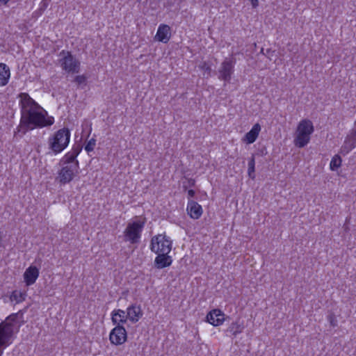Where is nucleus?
Listing matches in <instances>:
<instances>
[{"label": "nucleus", "mask_w": 356, "mask_h": 356, "mask_svg": "<svg viewBox=\"0 0 356 356\" xmlns=\"http://www.w3.org/2000/svg\"><path fill=\"white\" fill-rule=\"evenodd\" d=\"M187 212L191 218L198 219L202 214V209L197 202L189 201L187 205Z\"/></svg>", "instance_id": "6ab92c4d"}, {"label": "nucleus", "mask_w": 356, "mask_h": 356, "mask_svg": "<svg viewBox=\"0 0 356 356\" xmlns=\"http://www.w3.org/2000/svg\"><path fill=\"white\" fill-rule=\"evenodd\" d=\"M235 64L236 58L233 55L225 58L218 68V79L225 82H229L234 72Z\"/></svg>", "instance_id": "6e6552de"}, {"label": "nucleus", "mask_w": 356, "mask_h": 356, "mask_svg": "<svg viewBox=\"0 0 356 356\" xmlns=\"http://www.w3.org/2000/svg\"><path fill=\"white\" fill-rule=\"evenodd\" d=\"M314 131L312 122L309 120H301L297 127L294 144L298 147H303L310 140V136Z\"/></svg>", "instance_id": "20e7f679"}, {"label": "nucleus", "mask_w": 356, "mask_h": 356, "mask_svg": "<svg viewBox=\"0 0 356 356\" xmlns=\"http://www.w3.org/2000/svg\"><path fill=\"white\" fill-rule=\"evenodd\" d=\"M8 1L9 0H0V6H6Z\"/></svg>", "instance_id": "7c9ffc66"}, {"label": "nucleus", "mask_w": 356, "mask_h": 356, "mask_svg": "<svg viewBox=\"0 0 356 356\" xmlns=\"http://www.w3.org/2000/svg\"><path fill=\"white\" fill-rule=\"evenodd\" d=\"M127 316L131 323H136L143 316V312L140 306L131 305L127 309Z\"/></svg>", "instance_id": "ddd939ff"}, {"label": "nucleus", "mask_w": 356, "mask_h": 356, "mask_svg": "<svg viewBox=\"0 0 356 356\" xmlns=\"http://www.w3.org/2000/svg\"><path fill=\"white\" fill-rule=\"evenodd\" d=\"M341 164V159L339 156L335 155L331 160L330 166L332 170H336Z\"/></svg>", "instance_id": "a878e982"}, {"label": "nucleus", "mask_w": 356, "mask_h": 356, "mask_svg": "<svg viewBox=\"0 0 356 356\" xmlns=\"http://www.w3.org/2000/svg\"><path fill=\"white\" fill-rule=\"evenodd\" d=\"M157 257L154 259V266L158 269H162L172 264V259L168 254L156 253Z\"/></svg>", "instance_id": "2eb2a0df"}, {"label": "nucleus", "mask_w": 356, "mask_h": 356, "mask_svg": "<svg viewBox=\"0 0 356 356\" xmlns=\"http://www.w3.org/2000/svg\"><path fill=\"white\" fill-rule=\"evenodd\" d=\"M145 222L140 220L129 222L123 232L124 241L131 244L138 243Z\"/></svg>", "instance_id": "39448f33"}, {"label": "nucleus", "mask_w": 356, "mask_h": 356, "mask_svg": "<svg viewBox=\"0 0 356 356\" xmlns=\"http://www.w3.org/2000/svg\"><path fill=\"white\" fill-rule=\"evenodd\" d=\"M127 339V331L124 326H115L110 332L109 339L112 344H123Z\"/></svg>", "instance_id": "9d476101"}, {"label": "nucleus", "mask_w": 356, "mask_h": 356, "mask_svg": "<svg viewBox=\"0 0 356 356\" xmlns=\"http://www.w3.org/2000/svg\"><path fill=\"white\" fill-rule=\"evenodd\" d=\"M253 8H257L259 5V0H250Z\"/></svg>", "instance_id": "c85d7f7f"}, {"label": "nucleus", "mask_w": 356, "mask_h": 356, "mask_svg": "<svg viewBox=\"0 0 356 356\" xmlns=\"http://www.w3.org/2000/svg\"><path fill=\"white\" fill-rule=\"evenodd\" d=\"M243 327L237 321L232 322L229 327L227 328V332L236 336L238 334L242 332Z\"/></svg>", "instance_id": "4be33fe9"}, {"label": "nucleus", "mask_w": 356, "mask_h": 356, "mask_svg": "<svg viewBox=\"0 0 356 356\" xmlns=\"http://www.w3.org/2000/svg\"><path fill=\"white\" fill-rule=\"evenodd\" d=\"M88 77L84 75L76 76L74 79V81L76 83L77 88H83L87 85Z\"/></svg>", "instance_id": "b1692460"}, {"label": "nucleus", "mask_w": 356, "mask_h": 356, "mask_svg": "<svg viewBox=\"0 0 356 356\" xmlns=\"http://www.w3.org/2000/svg\"><path fill=\"white\" fill-rule=\"evenodd\" d=\"M356 147V119L354 123V128L350 131L345 138L343 144L341 147V152L343 155L348 154Z\"/></svg>", "instance_id": "9b49d317"}, {"label": "nucleus", "mask_w": 356, "mask_h": 356, "mask_svg": "<svg viewBox=\"0 0 356 356\" xmlns=\"http://www.w3.org/2000/svg\"><path fill=\"white\" fill-rule=\"evenodd\" d=\"M127 320V313L122 309H115L111 313V321L115 326H123Z\"/></svg>", "instance_id": "a211bd4d"}, {"label": "nucleus", "mask_w": 356, "mask_h": 356, "mask_svg": "<svg viewBox=\"0 0 356 356\" xmlns=\"http://www.w3.org/2000/svg\"><path fill=\"white\" fill-rule=\"evenodd\" d=\"M62 168L58 173L57 179L62 184L70 183L79 173V165L71 163L70 165H62Z\"/></svg>", "instance_id": "1a4fd4ad"}, {"label": "nucleus", "mask_w": 356, "mask_h": 356, "mask_svg": "<svg viewBox=\"0 0 356 356\" xmlns=\"http://www.w3.org/2000/svg\"><path fill=\"white\" fill-rule=\"evenodd\" d=\"M18 98L21 107V119L15 134H21L23 136L29 130L43 128L54 124V118L49 116L47 112L28 93L22 92L18 95Z\"/></svg>", "instance_id": "f257e3e1"}, {"label": "nucleus", "mask_w": 356, "mask_h": 356, "mask_svg": "<svg viewBox=\"0 0 356 356\" xmlns=\"http://www.w3.org/2000/svg\"><path fill=\"white\" fill-rule=\"evenodd\" d=\"M260 131L261 126L259 124H255L251 130L245 135L243 140L248 144L253 143L257 140Z\"/></svg>", "instance_id": "aec40b11"}, {"label": "nucleus", "mask_w": 356, "mask_h": 356, "mask_svg": "<svg viewBox=\"0 0 356 356\" xmlns=\"http://www.w3.org/2000/svg\"><path fill=\"white\" fill-rule=\"evenodd\" d=\"M188 195L189 197H193L195 195V191L192 189L188 191Z\"/></svg>", "instance_id": "c756f323"}, {"label": "nucleus", "mask_w": 356, "mask_h": 356, "mask_svg": "<svg viewBox=\"0 0 356 356\" xmlns=\"http://www.w3.org/2000/svg\"><path fill=\"white\" fill-rule=\"evenodd\" d=\"M199 67L201 70H204V72H207L208 74H209L211 71V66L207 62H205V61L202 62L199 65Z\"/></svg>", "instance_id": "cd10ccee"}, {"label": "nucleus", "mask_w": 356, "mask_h": 356, "mask_svg": "<svg viewBox=\"0 0 356 356\" xmlns=\"http://www.w3.org/2000/svg\"><path fill=\"white\" fill-rule=\"evenodd\" d=\"M47 5L46 3H44V5H43V9H45L47 8Z\"/></svg>", "instance_id": "2f4dec72"}, {"label": "nucleus", "mask_w": 356, "mask_h": 356, "mask_svg": "<svg viewBox=\"0 0 356 356\" xmlns=\"http://www.w3.org/2000/svg\"><path fill=\"white\" fill-rule=\"evenodd\" d=\"M155 38L159 42L167 43L170 38V27L166 24H160Z\"/></svg>", "instance_id": "f3484780"}, {"label": "nucleus", "mask_w": 356, "mask_h": 356, "mask_svg": "<svg viewBox=\"0 0 356 356\" xmlns=\"http://www.w3.org/2000/svg\"><path fill=\"white\" fill-rule=\"evenodd\" d=\"M81 151L79 147L73 148L71 152H67L60 161L61 165H70L71 163L79 164V161L76 159Z\"/></svg>", "instance_id": "dca6fc26"}, {"label": "nucleus", "mask_w": 356, "mask_h": 356, "mask_svg": "<svg viewBox=\"0 0 356 356\" xmlns=\"http://www.w3.org/2000/svg\"><path fill=\"white\" fill-rule=\"evenodd\" d=\"M10 76L9 67L5 63H0V86H4L8 83Z\"/></svg>", "instance_id": "412c9836"}, {"label": "nucleus", "mask_w": 356, "mask_h": 356, "mask_svg": "<svg viewBox=\"0 0 356 356\" xmlns=\"http://www.w3.org/2000/svg\"><path fill=\"white\" fill-rule=\"evenodd\" d=\"M25 296V293L19 291H14L10 296V300L12 301H15L17 303H19L24 300Z\"/></svg>", "instance_id": "5701e85b"}, {"label": "nucleus", "mask_w": 356, "mask_h": 356, "mask_svg": "<svg viewBox=\"0 0 356 356\" xmlns=\"http://www.w3.org/2000/svg\"><path fill=\"white\" fill-rule=\"evenodd\" d=\"M225 321V314L218 309H213L207 315V321L213 326H218Z\"/></svg>", "instance_id": "f8f14e48"}, {"label": "nucleus", "mask_w": 356, "mask_h": 356, "mask_svg": "<svg viewBox=\"0 0 356 356\" xmlns=\"http://www.w3.org/2000/svg\"><path fill=\"white\" fill-rule=\"evenodd\" d=\"M95 145V139L91 138L90 140L88 141V143L85 145V150L88 152H92L94 149Z\"/></svg>", "instance_id": "bb28decb"}, {"label": "nucleus", "mask_w": 356, "mask_h": 356, "mask_svg": "<svg viewBox=\"0 0 356 356\" xmlns=\"http://www.w3.org/2000/svg\"><path fill=\"white\" fill-rule=\"evenodd\" d=\"M24 310H19L11 314L0 323V356H2L3 350L12 343L14 333L17 332L24 324Z\"/></svg>", "instance_id": "f03ea898"}, {"label": "nucleus", "mask_w": 356, "mask_h": 356, "mask_svg": "<svg viewBox=\"0 0 356 356\" xmlns=\"http://www.w3.org/2000/svg\"><path fill=\"white\" fill-rule=\"evenodd\" d=\"M254 169H255V161H254V156H252L249 160L248 169V175L251 179H254V177H255Z\"/></svg>", "instance_id": "393cba45"}, {"label": "nucleus", "mask_w": 356, "mask_h": 356, "mask_svg": "<svg viewBox=\"0 0 356 356\" xmlns=\"http://www.w3.org/2000/svg\"><path fill=\"white\" fill-rule=\"evenodd\" d=\"M172 241L165 234H158L151 239L150 250L154 253L169 254L172 250Z\"/></svg>", "instance_id": "0eeeda50"}, {"label": "nucleus", "mask_w": 356, "mask_h": 356, "mask_svg": "<svg viewBox=\"0 0 356 356\" xmlns=\"http://www.w3.org/2000/svg\"><path fill=\"white\" fill-rule=\"evenodd\" d=\"M70 139V130L67 128L60 129L49 138V149L55 154H59L67 147Z\"/></svg>", "instance_id": "7ed1b4c3"}, {"label": "nucleus", "mask_w": 356, "mask_h": 356, "mask_svg": "<svg viewBox=\"0 0 356 356\" xmlns=\"http://www.w3.org/2000/svg\"><path fill=\"white\" fill-rule=\"evenodd\" d=\"M58 64L62 70L67 73H78L80 70V62L70 51L63 50L59 54Z\"/></svg>", "instance_id": "423d86ee"}, {"label": "nucleus", "mask_w": 356, "mask_h": 356, "mask_svg": "<svg viewBox=\"0 0 356 356\" xmlns=\"http://www.w3.org/2000/svg\"><path fill=\"white\" fill-rule=\"evenodd\" d=\"M39 276V270L37 267L31 266L26 269L24 273V279L26 284L30 286L33 284Z\"/></svg>", "instance_id": "4468645a"}]
</instances>
